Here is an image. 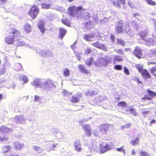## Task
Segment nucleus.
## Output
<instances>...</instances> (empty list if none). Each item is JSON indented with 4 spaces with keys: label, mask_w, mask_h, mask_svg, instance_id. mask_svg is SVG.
<instances>
[{
    "label": "nucleus",
    "mask_w": 156,
    "mask_h": 156,
    "mask_svg": "<svg viewBox=\"0 0 156 156\" xmlns=\"http://www.w3.org/2000/svg\"><path fill=\"white\" fill-rule=\"evenodd\" d=\"M31 84L36 87H40L45 90L50 89L52 86H54V84L50 80H44L41 79H36L34 80L31 82Z\"/></svg>",
    "instance_id": "f257e3e1"
},
{
    "label": "nucleus",
    "mask_w": 156,
    "mask_h": 156,
    "mask_svg": "<svg viewBox=\"0 0 156 156\" xmlns=\"http://www.w3.org/2000/svg\"><path fill=\"white\" fill-rule=\"evenodd\" d=\"M125 25L124 21L122 20H120L115 24V32L119 34L123 33Z\"/></svg>",
    "instance_id": "f03ea898"
},
{
    "label": "nucleus",
    "mask_w": 156,
    "mask_h": 156,
    "mask_svg": "<svg viewBox=\"0 0 156 156\" xmlns=\"http://www.w3.org/2000/svg\"><path fill=\"white\" fill-rule=\"evenodd\" d=\"M82 7L80 6L76 8L75 6L69 7L68 9V12L70 16H74L76 13L81 10H83Z\"/></svg>",
    "instance_id": "7ed1b4c3"
},
{
    "label": "nucleus",
    "mask_w": 156,
    "mask_h": 156,
    "mask_svg": "<svg viewBox=\"0 0 156 156\" xmlns=\"http://www.w3.org/2000/svg\"><path fill=\"white\" fill-rule=\"evenodd\" d=\"M100 152L103 153L107 151L110 150L112 148V146L105 143H103L102 145L100 144Z\"/></svg>",
    "instance_id": "20e7f679"
},
{
    "label": "nucleus",
    "mask_w": 156,
    "mask_h": 156,
    "mask_svg": "<svg viewBox=\"0 0 156 156\" xmlns=\"http://www.w3.org/2000/svg\"><path fill=\"white\" fill-rule=\"evenodd\" d=\"M39 11L38 8L36 6H34L31 8L29 14L33 19L35 18L36 17Z\"/></svg>",
    "instance_id": "39448f33"
},
{
    "label": "nucleus",
    "mask_w": 156,
    "mask_h": 156,
    "mask_svg": "<svg viewBox=\"0 0 156 156\" xmlns=\"http://www.w3.org/2000/svg\"><path fill=\"white\" fill-rule=\"evenodd\" d=\"M133 53L135 56L139 58L143 57L142 50L139 47H135Z\"/></svg>",
    "instance_id": "423d86ee"
},
{
    "label": "nucleus",
    "mask_w": 156,
    "mask_h": 156,
    "mask_svg": "<svg viewBox=\"0 0 156 156\" xmlns=\"http://www.w3.org/2000/svg\"><path fill=\"white\" fill-rule=\"evenodd\" d=\"M81 96V94L80 93L73 95L71 99V101L74 103L78 102L80 101V98Z\"/></svg>",
    "instance_id": "0eeeda50"
},
{
    "label": "nucleus",
    "mask_w": 156,
    "mask_h": 156,
    "mask_svg": "<svg viewBox=\"0 0 156 156\" xmlns=\"http://www.w3.org/2000/svg\"><path fill=\"white\" fill-rule=\"evenodd\" d=\"M98 89L88 90L84 92V94L85 95L92 96L98 94Z\"/></svg>",
    "instance_id": "6e6552de"
},
{
    "label": "nucleus",
    "mask_w": 156,
    "mask_h": 156,
    "mask_svg": "<svg viewBox=\"0 0 156 156\" xmlns=\"http://www.w3.org/2000/svg\"><path fill=\"white\" fill-rule=\"evenodd\" d=\"M95 35L93 33H89L83 35V38L86 41H92Z\"/></svg>",
    "instance_id": "1a4fd4ad"
},
{
    "label": "nucleus",
    "mask_w": 156,
    "mask_h": 156,
    "mask_svg": "<svg viewBox=\"0 0 156 156\" xmlns=\"http://www.w3.org/2000/svg\"><path fill=\"white\" fill-rule=\"evenodd\" d=\"M90 125L88 124H85L83 125V128L85 131V134L88 136H91V129L90 128Z\"/></svg>",
    "instance_id": "9d476101"
},
{
    "label": "nucleus",
    "mask_w": 156,
    "mask_h": 156,
    "mask_svg": "<svg viewBox=\"0 0 156 156\" xmlns=\"http://www.w3.org/2000/svg\"><path fill=\"white\" fill-rule=\"evenodd\" d=\"M12 131V129L4 126H2L0 127V132L2 133H11Z\"/></svg>",
    "instance_id": "9b49d317"
},
{
    "label": "nucleus",
    "mask_w": 156,
    "mask_h": 156,
    "mask_svg": "<svg viewBox=\"0 0 156 156\" xmlns=\"http://www.w3.org/2000/svg\"><path fill=\"white\" fill-rule=\"evenodd\" d=\"M14 120L18 123H23L25 122V120L22 115H20L15 117Z\"/></svg>",
    "instance_id": "f8f14e48"
},
{
    "label": "nucleus",
    "mask_w": 156,
    "mask_h": 156,
    "mask_svg": "<svg viewBox=\"0 0 156 156\" xmlns=\"http://www.w3.org/2000/svg\"><path fill=\"white\" fill-rule=\"evenodd\" d=\"M78 68L79 69V71L81 72L87 74L90 73V72L83 65H79L78 66Z\"/></svg>",
    "instance_id": "ddd939ff"
},
{
    "label": "nucleus",
    "mask_w": 156,
    "mask_h": 156,
    "mask_svg": "<svg viewBox=\"0 0 156 156\" xmlns=\"http://www.w3.org/2000/svg\"><path fill=\"white\" fill-rule=\"evenodd\" d=\"M38 27L40 31L42 33L44 32V22L41 20L38 21Z\"/></svg>",
    "instance_id": "4468645a"
},
{
    "label": "nucleus",
    "mask_w": 156,
    "mask_h": 156,
    "mask_svg": "<svg viewBox=\"0 0 156 156\" xmlns=\"http://www.w3.org/2000/svg\"><path fill=\"white\" fill-rule=\"evenodd\" d=\"M59 37L60 39H62L67 33V30L62 27H60L59 28Z\"/></svg>",
    "instance_id": "2eb2a0df"
},
{
    "label": "nucleus",
    "mask_w": 156,
    "mask_h": 156,
    "mask_svg": "<svg viewBox=\"0 0 156 156\" xmlns=\"http://www.w3.org/2000/svg\"><path fill=\"white\" fill-rule=\"evenodd\" d=\"M14 37L12 35H9L5 38V42L8 44H13L14 41Z\"/></svg>",
    "instance_id": "dca6fc26"
},
{
    "label": "nucleus",
    "mask_w": 156,
    "mask_h": 156,
    "mask_svg": "<svg viewBox=\"0 0 156 156\" xmlns=\"http://www.w3.org/2000/svg\"><path fill=\"white\" fill-rule=\"evenodd\" d=\"M105 97L102 96H100L99 97H97L95 98L96 102L99 106L102 105V102L105 99Z\"/></svg>",
    "instance_id": "f3484780"
},
{
    "label": "nucleus",
    "mask_w": 156,
    "mask_h": 156,
    "mask_svg": "<svg viewBox=\"0 0 156 156\" xmlns=\"http://www.w3.org/2000/svg\"><path fill=\"white\" fill-rule=\"evenodd\" d=\"M139 36L140 37L141 39L145 41H147V39L146 38L147 33L146 31L145 30L142 31L138 34Z\"/></svg>",
    "instance_id": "a211bd4d"
},
{
    "label": "nucleus",
    "mask_w": 156,
    "mask_h": 156,
    "mask_svg": "<svg viewBox=\"0 0 156 156\" xmlns=\"http://www.w3.org/2000/svg\"><path fill=\"white\" fill-rule=\"evenodd\" d=\"M141 73L142 77L144 79H149L151 77V76L146 69H144Z\"/></svg>",
    "instance_id": "6ab92c4d"
},
{
    "label": "nucleus",
    "mask_w": 156,
    "mask_h": 156,
    "mask_svg": "<svg viewBox=\"0 0 156 156\" xmlns=\"http://www.w3.org/2000/svg\"><path fill=\"white\" fill-rule=\"evenodd\" d=\"M80 142V141L79 140H76L75 142L74 143V145L76 150L78 151H81L82 149Z\"/></svg>",
    "instance_id": "aec40b11"
},
{
    "label": "nucleus",
    "mask_w": 156,
    "mask_h": 156,
    "mask_svg": "<svg viewBox=\"0 0 156 156\" xmlns=\"http://www.w3.org/2000/svg\"><path fill=\"white\" fill-rule=\"evenodd\" d=\"M16 4H12L10 5L9 7L7 9H5V11L7 12H12L16 9Z\"/></svg>",
    "instance_id": "412c9836"
},
{
    "label": "nucleus",
    "mask_w": 156,
    "mask_h": 156,
    "mask_svg": "<svg viewBox=\"0 0 156 156\" xmlns=\"http://www.w3.org/2000/svg\"><path fill=\"white\" fill-rule=\"evenodd\" d=\"M40 52L42 56L44 57L51 56V55L50 52L47 50H41Z\"/></svg>",
    "instance_id": "4be33fe9"
},
{
    "label": "nucleus",
    "mask_w": 156,
    "mask_h": 156,
    "mask_svg": "<svg viewBox=\"0 0 156 156\" xmlns=\"http://www.w3.org/2000/svg\"><path fill=\"white\" fill-rule=\"evenodd\" d=\"M14 146L16 150H19L22 148L23 144L21 143H20L19 142L16 141L14 143Z\"/></svg>",
    "instance_id": "5701e85b"
},
{
    "label": "nucleus",
    "mask_w": 156,
    "mask_h": 156,
    "mask_svg": "<svg viewBox=\"0 0 156 156\" xmlns=\"http://www.w3.org/2000/svg\"><path fill=\"white\" fill-rule=\"evenodd\" d=\"M2 153H5L9 151L11 148L9 145H5L2 147Z\"/></svg>",
    "instance_id": "b1692460"
},
{
    "label": "nucleus",
    "mask_w": 156,
    "mask_h": 156,
    "mask_svg": "<svg viewBox=\"0 0 156 156\" xmlns=\"http://www.w3.org/2000/svg\"><path fill=\"white\" fill-rule=\"evenodd\" d=\"M130 143L134 146L139 145V139L138 137H136L134 140L130 141Z\"/></svg>",
    "instance_id": "393cba45"
},
{
    "label": "nucleus",
    "mask_w": 156,
    "mask_h": 156,
    "mask_svg": "<svg viewBox=\"0 0 156 156\" xmlns=\"http://www.w3.org/2000/svg\"><path fill=\"white\" fill-rule=\"evenodd\" d=\"M116 44L124 46L125 45V42L121 39L117 38Z\"/></svg>",
    "instance_id": "a878e982"
},
{
    "label": "nucleus",
    "mask_w": 156,
    "mask_h": 156,
    "mask_svg": "<svg viewBox=\"0 0 156 156\" xmlns=\"http://www.w3.org/2000/svg\"><path fill=\"white\" fill-rule=\"evenodd\" d=\"M90 17L91 15L89 12L85 13L82 16V19L83 20H87Z\"/></svg>",
    "instance_id": "bb28decb"
},
{
    "label": "nucleus",
    "mask_w": 156,
    "mask_h": 156,
    "mask_svg": "<svg viewBox=\"0 0 156 156\" xmlns=\"http://www.w3.org/2000/svg\"><path fill=\"white\" fill-rule=\"evenodd\" d=\"M24 29L26 33H29L31 29L30 25L29 24H26L24 26Z\"/></svg>",
    "instance_id": "cd10ccee"
},
{
    "label": "nucleus",
    "mask_w": 156,
    "mask_h": 156,
    "mask_svg": "<svg viewBox=\"0 0 156 156\" xmlns=\"http://www.w3.org/2000/svg\"><path fill=\"white\" fill-rule=\"evenodd\" d=\"M147 92L152 98H153L154 97H156V93L149 89H148L147 90Z\"/></svg>",
    "instance_id": "c85d7f7f"
},
{
    "label": "nucleus",
    "mask_w": 156,
    "mask_h": 156,
    "mask_svg": "<svg viewBox=\"0 0 156 156\" xmlns=\"http://www.w3.org/2000/svg\"><path fill=\"white\" fill-rule=\"evenodd\" d=\"M108 129V127L106 125H103L100 128V130L102 133H105Z\"/></svg>",
    "instance_id": "c756f323"
},
{
    "label": "nucleus",
    "mask_w": 156,
    "mask_h": 156,
    "mask_svg": "<svg viewBox=\"0 0 156 156\" xmlns=\"http://www.w3.org/2000/svg\"><path fill=\"white\" fill-rule=\"evenodd\" d=\"M93 61V58H89L85 61V64L88 66H90L92 64Z\"/></svg>",
    "instance_id": "7c9ffc66"
},
{
    "label": "nucleus",
    "mask_w": 156,
    "mask_h": 156,
    "mask_svg": "<svg viewBox=\"0 0 156 156\" xmlns=\"http://www.w3.org/2000/svg\"><path fill=\"white\" fill-rule=\"evenodd\" d=\"M113 5L115 7L118 8L121 7V5L118 2V0H112Z\"/></svg>",
    "instance_id": "2f4dec72"
},
{
    "label": "nucleus",
    "mask_w": 156,
    "mask_h": 156,
    "mask_svg": "<svg viewBox=\"0 0 156 156\" xmlns=\"http://www.w3.org/2000/svg\"><path fill=\"white\" fill-rule=\"evenodd\" d=\"M19 79L20 81H23L24 82V83H26L28 81L27 78L24 75L20 76L19 77Z\"/></svg>",
    "instance_id": "473e14b6"
},
{
    "label": "nucleus",
    "mask_w": 156,
    "mask_h": 156,
    "mask_svg": "<svg viewBox=\"0 0 156 156\" xmlns=\"http://www.w3.org/2000/svg\"><path fill=\"white\" fill-rule=\"evenodd\" d=\"M131 30L128 26H126L125 27L123 33H125L128 36L129 35L131 32Z\"/></svg>",
    "instance_id": "72a5a7b5"
},
{
    "label": "nucleus",
    "mask_w": 156,
    "mask_h": 156,
    "mask_svg": "<svg viewBox=\"0 0 156 156\" xmlns=\"http://www.w3.org/2000/svg\"><path fill=\"white\" fill-rule=\"evenodd\" d=\"M122 57L119 55H116L114 58V60L115 61L121 62L122 61Z\"/></svg>",
    "instance_id": "f704fd0d"
},
{
    "label": "nucleus",
    "mask_w": 156,
    "mask_h": 156,
    "mask_svg": "<svg viewBox=\"0 0 156 156\" xmlns=\"http://www.w3.org/2000/svg\"><path fill=\"white\" fill-rule=\"evenodd\" d=\"M135 66L136 69L138 70L139 72L140 73H142V72L144 69H143V66H141V65L137 64L135 65Z\"/></svg>",
    "instance_id": "c9c22d12"
},
{
    "label": "nucleus",
    "mask_w": 156,
    "mask_h": 156,
    "mask_svg": "<svg viewBox=\"0 0 156 156\" xmlns=\"http://www.w3.org/2000/svg\"><path fill=\"white\" fill-rule=\"evenodd\" d=\"M150 72L153 75L156 76V66H154L150 69Z\"/></svg>",
    "instance_id": "e433bc0d"
},
{
    "label": "nucleus",
    "mask_w": 156,
    "mask_h": 156,
    "mask_svg": "<svg viewBox=\"0 0 156 156\" xmlns=\"http://www.w3.org/2000/svg\"><path fill=\"white\" fill-rule=\"evenodd\" d=\"M63 74L64 76H68L70 74V72L68 69H66L64 70Z\"/></svg>",
    "instance_id": "4c0bfd02"
},
{
    "label": "nucleus",
    "mask_w": 156,
    "mask_h": 156,
    "mask_svg": "<svg viewBox=\"0 0 156 156\" xmlns=\"http://www.w3.org/2000/svg\"><path fill=\"white\" fill-rule=\"evenodd\" d=\"M118 105L119 106H121L123 107H126L127 106L126 103L124 101L119 102Z\"/></svg>",
    "instance_id": "58836bf2"
},
{
    "label": "nucleus",
    "mask_w": 156,
    "mask_h": 156,
    "mask_svg": "<svg viewBox=\"0 0 156 156\" xmlns=\"http://www.w3.org/2000/svg\"><path fill=\"white\" fill-rule=\"evenodd\" d=\"M147 3L151 5L154 6L156 4V3L152 0H144Z\"/></svg>",
    "instance_id": "ea45409f"
},
{
    "label": "nucleus",
    "mask_w": 156,
    "mask_h": 156,
    "mask_svg": "<svg viewBox=\"0 0 156 156\" xmlns=\"http://www.w3.org/2000/svg\"><path fill=\"white\" fill-rule=\"evenodd\" d=\"M130 113L133 114V115L136 116L137 115V113L136 112L135 109L133 108H130L129 110ZM127 111H128V110H127Z\"/></svg>",
    "instance_id": "a19ab883"
},
{
    "label": "nucleus",
    "mask_w": 156,
    "mask_h": 156,
    "mask_svg": "<svg viewBox=\"0 0 156 156\" xmlns=\"http://www.w3.org/2000/svg\"><path fill=\"white\" fill-rule=\"evenodd\" d=\"M62 22L65 25H66L67 26L70 27L71 26V24L70 23V22H69L67 20L62 19Z\"/></svg>",
    "instance_id": "79ce46f5"
},
{
    "label": "nucleus",
    "mask_w": 156,
    "mask_h": 156,
    "mask_svg": "<svg viewBox=\"0 0 156 156\" xmlns=\"http://www.w3.org/2000/svg\"><path fill=\"white\" fill-rule=\"evenodd\" d=\"M15 66L18 67L17 68L15 69L17 71H20L22 69V66L20 63H16Z\"/></svg>",
    "instance_id": "37998d69"
},
{
    "label": "nucleus",
    "mask_w": 156,
    "mask_h": 156,
    "mask_svg": "<svg viewBox=\"0 0 156 156\" xmlns=\"http://www.w3.org/2000/svg\"><path fill=\"white\" fill-rule=\"evenodd\" d=\"M101 44H100L99 43L98 41H97L95 43H93L92 45L94 46V47H96L98 48H100L101 46Z\"/></svg>",
    "instance_id": "c03bdc74"
},
{
    "label": "nucleus",
    "mask_w": 156,
    "mask_h": 156,
    "mask_svg": "<svg viewBox=\"0 0 156 156\" xmlns=\"http://www.w3.org/2000/svg\"><path fill=\"white\" fill-rule=\"evenodd\" d=\"M110 38L112 43H114L115 42V37L113 34H111L110 36Z\"/></svg>",
    "instance_id": "a18cd8bd"
},
{
    "label": "nucleus",
    "mask_w": 156,
    "mask_h": 156,
    "mask_svg": "<svg viewBox=\"0 0 156 156\" xmlns=\"http://www.w3.org/2000/svg\"><path fill=\"white\" fill-rule=\"evenodd\" d=\"M142 99L145 101H151L152 100L151 98L149 97L147 95H146L145 96L142 98Z\"/></svg>",
    "instance_id": "49530a36"
},
{
    "label": "nucleus",
    "mask_w": 156,
    "mask_h": 156,
    "mask_svg": "<svg viewBox=\"0 0 156 156\" xmlns=\"http://www.w3.org/2000/svg\"><path fill=\"white\" fill-rule=\"evenodd\" d=\"M114 67L115 69L119 70H121L122 69V66L119 65H115Z\"/></svg>",
    "instance_id": "de8ad7c7"
},
{
    "label": "nucleus",
    "mask_w": 156,
    "mask_h": 156,
    "mask_svg": "<svg viewBox=\"0 0 156 156\" xmlns=\"http://www.w3.org/2000/svg\"><path fill=\"white\" fill-rule=\"evenodd\" d=\"M34 150H35L36 151H37L39 153L43 151V149H42V148H41L40 147H37L36 146H34Z\"/></svg>",
    "instance_id": "09e8293b"
},
{
    "label": "nucleus",
    "mask_w": 156,
    "mask_h": 156,
    "mask_svg": "<svg viewBox=\"0 0 156 156\" xmlns=\"http://www.w3.org/2000/svg\"><path fill=\"white\" fill-rule=\"evenodd\" d=\"M17 43L22 46L24 45L25 44V43L20 38L18 39L17 40Z\"/></svg>",
    "instance_id": "8fccbe9b"
},
{
    "label": "nucleus",
    "mask_w": 156,
    "mask_h": 156,
    "mask_svg": "<svg viewBox=\"0 0 156 156\" xmlns=\"http://www.w3.org/2000/svg\"><path fill=\"white\" fill-rule=\"evenodd\" d=\"M8 137L7 136H5L3 137H0V140L2 142H4L8 140Z\"/></svg>",
    "instance_id": "3c124183"
},
{
    "label": "nucleus",
    "mask_w": 156,
    "mask_h": 156,
    "mask_svg": "<svg viewBox=\"0 0 156 156\" xmlns=\"http://www.w3.org/2000/svg\"><path fill=\"white\" fill-rule=\"evenodd\" d=\"M20 32L19 31L15 30V31L13 33V35L14 37H17L20 34Z\"/></svg>",
    "instance_id": "603ef678"
},
{
    "label": "nucleus",
    "mask_w": 156,
    "mask_h": 156,
    "mask_svg": "<svg viewBox=\"0 0 156 156\" xmlns=\"http://www.w3.org/2000/svg\"><path fill=\"white\" fill-rule=\"evenodd\" d=\"M151 53L152 56L156 57V49L151 50Z\"/></svg>",
    "instance_id": "864d4df0"
},
{
    "label": "nucleus",
    "mask_w": 156,
    "mask_h": 156,
    "mask_svg": "<svg viewBox=\"0 0 156 156\" xmlns=\"http://www.w3.org/2000/svg\"><path fill=\"white\" fill-rule=\"evenodd\" d=\"M91 51H92L90 48L87 47V49L85 51V54L86 55H88L91 52Z\"/></svg>",
    "instance_id": "5fc2aeb1"
},
{
    "label": "nucleus",
    "mask_w": 156,
    "mask_h": 156,
    "mask_svg": "<svg viewBox=\"0 0 156 156\" xmlns=\"http://www.w3.org/2000/svg\"><path fill=\"white\" fill-rule=\"evenodd\" d=\"M124 147L122 146L120 148H116L117 150L118 151H123L124 153V155H125V150H123V148Z\"/></svg>",
    "instance_id": "6e6d98bb"
},
{
    "label": "nucleus",
    "mask_w": 156,
    "mask_h": 156,
    "mask_svg": "<svg viewBox=\"0 0 156 156\" xmlns=\"http://www.w3.org/2000/svg\"><path fill=\"white\" fill-rule=\"evenodd\" d=\"M124 72L127 75H129V69L126 66L124 67Z\"/></svg>",
    "instance_id": "4d7b16f0"
},
{
    "label": "nucleus",
    "mask_w": 156,
    "mask_h": 156,
    "mask_svg": "<svg viewBox=\"0 0 156 156\" xmlns=\"http://www.w3.org/2000/svg\"><path fill=\"white\" fill-rule=\"evenodd\" d=\"M50 5L48 4L44 3L43 4L42 7L44 8L48 9L50 8Z\"/></svg>",
    "instance_id": "13d9d810"
},
{
    "label": "nucleus",
    "mask_w": 156,
    "mask_h": 156,
    "mask_svg": "<svg viewBox=\"0 0 156 156\" xmlns=\"http://www.w3.org/2000/svg\"><path fill=\"white\" fill-rule=\"evenodd\" d=\"M40 97L38 96L35 95L34 96V102H36L38 101H40Z\"/></svg>",
    "instance_id": "bf43d9fd"
},
{
    "label": "nucleus",
    "mask_w": 156,
    "mask_h": 156,
    "mask_svg": "<svg viewBox=\"0 0 156 156\" xmlns=\"http://www.w3.org/2000/svg\"><path fill=\"white\" fill-rule=\"evenodd\" d=\"M77 42V41H76L71 46V47L73 49L74 51H75V49L76 48V46H75V45L76 44Z\"/></svg>",
    "instance_id": "052dcab7"
},
{
    "label": "nucleus",
    "mask_w": 156,
    "mask_h": 156,
    "mask_svg": "<svg viewBox=\"0 0 156 156\" xmlns=\"http://www.w3.org/2000/svg\"><path fill=\"white\" fill-rule=\"evenodd\" d=\"M100 49H101L103 50H104V51H107L108 50L107 48H106V47L103 44H101V47L100 48Z\"/></svg>",
    "instance_id": "680f3d73"
},
{
    "label": "nucleus",
    "mask_w": 156,
    "mask_h": 156,
    "mask_svg": "<svg viewBox=\"0 0 156 156\" xmlns=\"http://www.w3.org/2000/svg\"><path fill=\"white\" fill-rule=\"evenodd\" d=\"M15 29L13 28H11L9 29L8 31L10 34H12L15 31Z\"/></svg>",
    "instance_id": "e2e57ef3"
},
{
    "label": "nucleus",
    "mask_w": 156,
    "mask_h": 156,
    "mask_svg": "<svg viewBox=\"0 0 156 156\" xmlns=\"http://www.w3.org/2000/svg\"><path fill=\"white\" fill-rule=\"evenodd\" d=\"M140 16V15L137 13H135L133 14V17L136 18V19H139Z\"/></svg>",
    "instance_id": "0e129e2a"
},
{
    "label": "nucleus",
    "mask_w": 156,
    "mask_h": 156,
    "mask_svg": "<svg viewBox=\"0 0 156 156\" xmlns=\"http://www.w3.org/2000/svg\"><path fill=\"white\" fill-rule=\"evenodd\" d=\"M116 52L117 54L120 55H122L124 54L122 50L121 49H119L116 51Z\"/></svg>",
    "instance_id": "69168bd1"
},
{
    "label": "nucleus",
    "mask_w": 156,
    "mask_h": 156,
    "mask_svg": "<svg viewBox=\"0 0 156 156\" xmlns=\"http://www.w3.org/2000/svg\"><path fill=\"white\" fill-rule=\"evenodd\" d=\"M7 0H0V4L3 5L5 3L7 2Z\"/></svg>",
    "instance_id": "338daca9"
},
{
    "label": "nucleus",
    "mask_w": 156,
    "mask_h": 156,
    "mask_svg": "<svg viewBox=\"0 0 156 156\" xmlns=\"http://www.w3.org/2000/svg\"><path fill=\"white\" fill-rule=\"evenodd\" d=\"M147 64L148 65H150L151 64L155 65V66H156V62H147Z\"/></svg>",
    "instance_id": "774afa93"
}]
</instances>
